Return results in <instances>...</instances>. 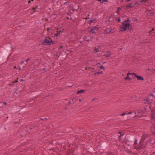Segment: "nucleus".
Listing matches in <instances>:
<instances>
[{
	"instance_id": "1",
	"label": "nucleus",
	"mask_w": 155,
	"mask_h": 155,
	"mask_svg": "<svg viewBox=\"0 0 155 155\" xmlns=\"http://www.w3.org/2000/svg\"><path fill=\"white\" fill-rule=\"evenodd\" d=\"M124 143L125 144L129 146L131 145L133 143L136 145L137 144V140L134 138V137L131 136L129 134H127L125 137Z\"/></svg>"
},
{
	"instance_id": "2",
	"label": "nucleus",
	"mask_w": 155,
	"mask_h": 155,
	"mask_svg": "<svg viewBox=\"0 0 155 155\" xmlns=\"http://www.w3.org/2000/svg\"><path fill=\"white\" fill-rule=\"evenodd\" d=\"M130 28L131 25L128 20H125L120 27V31H125L130 29Z\"/></svg>"
},
{
	"instance_id": "3",
	"label": "nucleus",
	"mask_w": 155,
	"mask_h": 155,
	"mask_svg": "<svg viewBox=\"0 0 155 155\" xmlns=\"http://www.w3.org/2000/svg\"><path fill=\"white\" fill-rule=\"evenodd\" d=\"M147 0H137L134 3H133L129 5V7H134L139 6L141 5L143 1L146 2Z\"/></svg>"
},
{
	"instance_id": "4",
	"label": "nucleus",
	"mask_w": 155,
	"mask_h": 155,
	"mask_svg": "<svg viewBox=\"0 0 155 155\" xmlns=\"http://www.w3.org/2000/svg\"><path fill=\"white\" fill-rule=\"evenodd\" d=\"M54 41L51 38L47 37L44 40V44L45 45H50Z\"/></svg>"
},
{
	"instance_id": "5",
	"label": "nucleus",
	"mask_w": 155,
	"mask_h": 155,
	"mask_svg": "<svg viewBox=\"0 0 155 155\" xmlns=\"http://www.w3.org/2000/svg\"><path fill=\"white\" fill-rule=\"evenodd\" d=\"M152 102V100L149 99V98H146L143 101V104H151Z\"/></svg>"
},
{
	"instance_id": "6",
	"label": "nucleus",
	"mask_w": 155,
	"mask_h": 155,
	"mask_svg": "<svg viewBox=\"0 0 155 155\" xmlns=\"http://www.w3.org/2000/svg\"><path fill=\"white\" fill-rule=\"evenodd\" d=\"M114 29V28H107L106 30V33H108L110 32H112L113 30Z\"/></svg>"
},
{
	"instance_id": "7",
	"label": "nucleus",
	"mask_w": 155,
	"mask_h": 155,
	"mask_svg": "<svg viewBox=\"0 0 155 155\" xmlns=\"http://www.w3.org/2000/svg\"><path fill=\"white\" fill-rule=\"evenodd\" d=\"M78 100V99L76 98L72 99L71 101H69L68 102V104H73L75 102H76Z\"/></svg>"
},
{
	"instance_id": "8",
	"label": "nucleus",
	"mask_w": 155,
	"mask_h": 155,
	"mask_svg": "<svg viewBox=\"0 0 155 155\" xmlns=\"http://www.w3.org/2000/svg\"><path fill=\"white\" fill-rule=\"evenodd\" d=\"M152 113V118L155 121V109L151 111Z\"/></svg>"
},
{
	"instance_id": "9",
	"label": "nucleus",
	"mask_w": 155,
	"mask_h": 155,
	"mask_svg": "<svg viewBox=\"0 0 155 155\" xmlns=\"http://www.w3.org/2000/svg\"><path fill=\"white\" fill-rule=\"evenodd\" d=\"M98 30L97 27L96 26L94 27L93 28L91 29V31L92 33H96V31Z\"/></svg>"
},
{
	"instance_id": "10",
	"label": "nucleus",
	"mask_w": 155,
	"mask_h": 155,
	"mask_svg": "<svg viewBox=\"0 0 155 155\" xmlns=\"http://www.w3.org/2000/svg\"><path fill=\"white\" fill-rule=\"evenodd\" d=\"M143 143L140 142L139 145H138V148L140 149H143L144 147H145L146 146H145V145L143 146Z\"/></svg>"
},
{
	"instance_id": "11",
	"label": "nucleus",
	"mask_w": 155,
	"mask_h": 155,
	"mask_svg": "<svg viewBox=\"0 0 155 155\" xmlns=\"http://www.w3.org/2000/svg\"><path fill=\"white\" fill-rule=\"evenodd\" d=\"M104 52L105 54H104V55L106 57H108L111 54V52L109 51H106Z\"/></svg>"
},
{
	"instance_id": "12",
	"label": "nucleus",
	"mask_w": 155,
	"mask_h": 155,
	"mask_svg": "<svg viewBox=\"0 0 155 155\" xmlns=\"http://www.w3.org/2000/svg\"><path fill=\"white\" fill-rule=\"evenodd\" d=\"M128 114H132V115H131V116H130V117H135L136 116V113L135 112H129L128 113Z\"/></svg>"
},
{
	"instance_id": "13",
	"label": "nucleus",
	"mask_w": 155,
	"mask_h": 155,
	"mask_svg": "<svg viewBox=\"0 0 155 155\" xmlns=\"http://www.w3.org/2000/svg\"><path fill=\"white\" fill-rule=\"evenodd\" d=\"M116 20V18H114L113 16H111L109 18L108 21L110 22H111L113 20Z\"/></svg>"
},
{
	"instance_id": "14",
	"label": "nucleus",
	"mask_w": 155,
	"mask_h": 155,
	"mask_svg": "<svg viewBox=\"0 0 155 155\" xmlns=\"http://www.w3.org/2000/svg\"><path fill=\"white\" fill-rule=\"evenodd\" d=\"M136 77L137 78L138 80H143V78L141 76L137 75Z\"/></svg>"
},
{
	"instance_id": "15",
	"label": "nucleus",
	"mask_w": 155,
	"mask_h": 155,
	"mask_svg": "<svg viewBox=\"0 0 155 155\" xmlns=\"http://www.w3.org/2000/svg\"><path fill=\"white\" fill-rule=\"evenodd\" d=\"M84 90H81L80 91H78L77 92V93L78 94H82L84 93Z\"/></svg>"
},
{
	"instance_id": "16",
	"label": "nucleus",
	"mask_w": 155,
	"mask_h": 155,
	"mask_svg": "<svg viewBox=\"0 0 155 155\" xmlns=\"http://www.w3.org/2000/svg\"><path fill=\"white\" fill-rule=\"evenodd\" d=\"M147 107H144V110H140V112H139V113H142V112H146L147 111Z\"/></svg>"
},
{
	"instance_id": "17",
	"label": "nucleus",
	"mask_w": 155,
	"mask_h": 155,
	"mask_svg": "<svg viewBox=\"0 0 155 155\" xmlns=\"http://www.w3.org/2000/svg\"><path fill=\"white\" fill-rule=\"evenodd\" d=\"M56 32H57V33H56L55 34V36H58L60 34V31H57Z\"/></svg>"
},
{
	"instance_id": "18",
	"label": "nucleus",
	"mask_w": 155,
	"mask_h": 155,
	"mask_svg": "<svg viewBox=\"0 0 155 155\" xmlns=\"http://www.w3.org/2000/svg\"><path fill=\"white\" fill-rule=\"evenodd\" d=\"M107 146V144L106 143H103L102 144V146L103 149H104Z\"/></svg>"
},
{
	"instance_id": "19",
	"label": "nucleus",
	"mask_w": 155,
	"mask_h": 155,
	"mask_svg": "<svg viewBox=\"0 0 155 155\" xmlns=\"http://www.w3.org/2000/svg\"><path fill=\"white\" fill-rule=\"evenodd\" d=\"M118 133L119 134H120V135L119 136V138L120 139V140H121L120 138L123 135H124V134H121L122 133L120 132H118Z\"/></svg>"
},
{
	"instance_id": "20",
	"label": "nucleus",
	"mask_w": 155,
	"mask_h": 155,
	"mask_svg": "<svg viewBox=\"0 0 155 155\" xmlns=\"http://www.w3.org/2000/svg\"><path fill=\"white\" fill-rule=\"evenodd\" d=\"M99 51V49H98L97 48H96L93 51V52L95 53Z\"/></svg>"
},
{
	"instance_id": "21",
	"label": "nucleus",
	"mask_w": 155,
	"mask_h": 155,
	"mask_svg": "<svg viewBox=\"0 0 155 155\" xmlns=\"http://www.w3.org/2000/svg\"><path fill=\"white\" fill-rule=\"evenodd\" d=\"M125 80H127V79L130 80H131V78L129 77V76L128 75H127V77L125 78Z\"/></svg>"
},
{
	"instance_id": "22",
	"label": "nucleus",
	"mask_w": 155,
	"mask_h": 155,
	"mask_svg": "<svg viewBox=\"0 0 155 155\" xmlns=\"http://www.w3.org/2000/svg\"><path fill=\"white\" fill-rule=\"evenodd\" d=\"M146 136L145 135H144L143 136H142V139H143V140H144L145 138H146Z\"/></svg>"
},
{
	"instance_id": "23",
	"label": "nucleus",
	"mask_w": 155,
	"mask_h": 155,
	"mask_svg": "<svg viewBox=\"0 0 155 155\" xmlns=\"http://www.w3.org/2000/svg\"><path fill=\"white\" fill-rule=\"evenodd\" d=\"M153 31H154V29H152L150 30L149 31V33L150 34H152V32Z\"/></svg>"
},
{
	"instance_id": "24",
	"label": "nucleus",
	"mask_w": 155,
	"mask_h": 155,
	"mask_svg": "<svg viewBox=\"0 0 155 155\" xmlns=\"http://www.w3.org/2000/svg\"><path fill=\"white\" fill-rule=\"evenodd\" d=\"M144 142V140H143V139H141L140 140V142L143 143Z\"/></svg>"
},
{
	"instance_id": "25",
	"label": "nucleus",
	"mask_w": 155,
	"mask_h": 155,
	"mask_svg": "<svg viewBox=\"0 0 155 155\" xmlns=\"http://www.w3.org/2000/svg\"><path fill=\"white\" fill-rule=\"evenodd\" d=\"M128 114V113H123L122 114H121V116H124L125 115H126V114Z\"/></svg>"
},
{
	"instance_id": "26",
	"label": "nucleus",
	"mask_w": 155,
	"mask_h": 155,
	"mask_svg": "<svg viewBox=\"0 0 155 155\" xmlns=\"http://www.w3.org/2000/svg\"><path fill=\"white\" fill-rule=\"evenodd\" d=\"M41 120H48V119L47 118H44V119H43V118H41Z\"/></svg>"
},
{
	"instance_id": "27",
	"label": "nucleus",
	"mask_w": 155,
	"mask_h": 155,
	"mask_svg": "<svg viewBox=\"0 0 155 155\" xmlns=\"http://www.w3.org/2000/svg\"><path fill=\"white\" fill-rule=\"evenodd\" d=\"M108 1V0H102V2H107Z\"/></svg>"
},
{
	"instance_id": "28",
	"label": "nucleus",
	"mask_w": 155,
	"mask_h": 155,
	"mask_svg": "<svg viewBox=\"0 0 155 155\" xmlns=\"http://www.w3.org/2000/svg\"><path fill=\"white\" fill-rule=\"evenodd\" d=\"M102 71L98 72L97 73H95V74H100L102 73Z\"/></svg>"
},
{
	"instance_id": "29",
	"label": "nucleus",
	"mask_w": 155,
	"mask_h": 155,
	"mask_svg": "<svg viewBox=\"0 0 155 155\" xmlns=\"http://www.w3.org/2000/svg\"><path fill=\"white\" fill-rule=\"evenodd\" d=\"M150 95V96L152 97H154L155 96L153 93H151Z\"/></svg>"
},
{
	"instance_id": "30",
	"label": "nucleus",
	"mask_w": 155,
	"mask_h": 155,
	"mask_svg": "<svg viewBox=\"0 0 155 155\" xmlns=\"http://www.w3.org/2000/svg\"><path fill=\"white\" fill-rule=\"evenodd\" d=\"M37 7H34V8H33V10H34V12H35V10L37 9Z\"/></svg>"
},
{
	"instance_id": "31",
	"label": "nucleus",
	"mask_w": 155,
	"mask_h": 155,
	"mask_svg": "<svg viewBox=\"0 0 155 155\" xmlns=\"http://www.w3.org/2000/svg\"><path fill=\"white\" fill-rule=\"evenodd\" d=\"M100 67L101 69H104V67L103 66H101Z\"/></svg>"
},
{
	"instance_id": "32",
	"label": "nucleus",
	"mask_w": 155,
	"mask_h": 155,
	"mask_svg": "<svg viewBox=\"0 0 155 155\" xmlns=\"http://www.w3.org/2000/svg\"><path fill=\"white\" fill-rule=\"evenodd\" d=\"M25 110V109L24 108H22L21 109V111H24V110Z\"/></svg>"
},
{
	"instance_id": "33",
	"label": "nucleus",
	"mask_w": 155,
	"mask_h": 155,
	"mask_svg": "<svg viewBox=\"0 0 155 155\" xmlns=\"http://www.w3.org/2000/svg\"><path fill=\"white\" fill-rule=\"evenodd\" d=\"M132 74V73H127V75H128L129 76V75L130 74Z\"/></svg>"
},
{
	"instance_id": "34",
	"label": "nucleus",
	"mask_w": 155,
	"mask_h": 155,
	"mask_svg": "<svg viewBox=\"0 0 155 155\" xmlns=\"http://www.w3.org/2000/svg\"><path fill=\"white\" fill-rule=\"evenodd\" d=\"M121 21V20L120 18H118V22H119Z\"/></svg>"
},
{
	"instance_id": "35",
	"label": "nucleus",
	"mask_w": 155,
	"mask_h": 155,
	"mask_svg": "<svg viewBox=\"0 0 155 155\" xmlns=\"http://www.w3.org/2000/svg\"><path fill=\"white\" fill-rule=\"evenodd\" d=\"M132 74H133V75L135 76L136 77V76L137 75H136L135 74V73H132Z\"/></svg>"
},
{
	"instance_id": "36",
	"label": "nucleus",
	"mask_w": 155,
	"mask_h": 155,
	"mask_svg": "<svg viewBox=\"0 0 155 155\" xmlns=\"http://www.w3.org/2000/svg\"><path fill=\"white\" fill-rule=\"evenodd\" d=\"M120 10H121V8H120V7H119L118 8V11H120Z\"/></svg>"
},
{
	"instance_id": "37",
	"label": "nucleus",
	"mask_w": 155,
	"mask_h": 155,
	"mask_svg": "<svg viewBox=\"0 0 155 155\" xmlns=\"http://www.w3.org/2000/svg\"><path fill=\"white\" fill-rule=\"evenodd\" d=\"M97 98H95V99H92L91 101H94L95 100H97Z\"/></svg>"
},
{
	"instance_id": "38",
	"label": "nucleus",
	"mask_w": 155,
	"mask_h": 155,
	"mask_svg": "<svg viewBox=\"0 0 155 155\" xmlns=\"http://www.w3.org/2000/svg\"><path fill=\"white\" fill-rule=\"evenodd\" d=\"M29 60V58L27 60H26V62H28V61Z\"/></svg>"
},
{
	"instance_id": "39",
	"label": "nucleus",
	"mask_w": 155,
	"mask_h": 155,
	"mask_svg": "<svg viewBox=\"0 0 155 155\" xmlns=\"http://www.w3.org/2000/svg\"><path fill=\"white\" fill-rule=\"evenodd\" d=\"M3 104H4V105H6V104H7V103H6V102H4L3 103Z\"/></svg>"
},
{
	"instance_id": "40",
	"label": "nucleus",
	"mask_w": 155,
	"mask_h": 155,
	"mask_svg": "<svg viewBox=\"0 0 155 155\" xmlns=\"http://www.w3.org/2000/svg\"><path fill=\"white\" fill-rule=\"evenodd\" d=\"M43 71H44V72H45V71H46L45 69H43Z\"/></svg>"
},
{
	"instance_id": "41",
	"label": "nucleus",
	"mask_w": 155,
	"mask_h": 155,
	"mask_svg": "<svg viewBox=\"0 0 155 155\" xmlns=\"http://www.w3.org/2000/svg\"><path fill=\"white\" fill-rule=\"evenodd\" d=\"M24 62L23 61H22V62H21V64H22L24 63Z\"/></svg>"
},
{
	"instance_id": "42",
	"label": "nucleus",
	"mask_w": 155,
	"mask_h": 155,
	"mask_svg": "<svg viewBox=\"0 0 155 155\" xmlns=\"http://www.w3.org/2000/svg\"><path fill=\"white\" fill-rule=\"evenodd\" d=\"M100 2H102V0H98Z\"/></svg>"
},
{
	"instance_id": "43",
	"label": "nucleus",
	"mask_w": 155,
	"mask_h": 155,
	"mask_svg": "<svg viewBox=\"0 0 155 155\" xmlns=\"http://www.w3.org/2000/svg\"><path fill=\"white\" fill-rule=\"evenodd\" d=\"M31 1H28V3H31Z\"/></svg>"
},
{
	"instance_id": "44",
	"label": "nucleus",
	"mask_w": 155,
	"mask_h": 155,
	"mask_svg": "<svg viewBox=\"0 0 155 155\" xmlns=\"http://www.w3.org/2000/svg\"><path fill=\"white\" fill-rule=\"evenodd\" d=\"M125 1H130V0H125Z\"/></svg>"
},
{
	"instance_id": "45",
	"label": "nucleus",
	"mask_w": 155,
	"mask_h": 155,
	"mask_svg": "<svg viewBox=\"0 0 155 155\" xmlns=\"http://www.w3.org/2000/svg\"><path fill=\"white\" fill-rule=\"evenodd\" d=\"M79 101L81 102V99H80L79 100Z\"/></svg>"
},
{
	"instance_id": "46",
	"label": "nucleus",
	"mask_w": 155,
	"mask_h": 155,
	"mask_svg": "<svg viewBox=\"0 0 155 155\" xmlns=\"http://www.w3.org/2000/svg\"><path fill=\"white\" fill-rule=\"evenodd\" d=\"M92 20H91L90 21V22L91 23V22H92Z\"/></svg>"
},
{
	"instance_id": "47",
	"label": "nucleus",
	"mask_w": 155,
	"mask_h": 155,
	"mask_svg": "<svg viewBox=\"0 0 155 155\" xmlns=\"http://www.w3.org/2000/svg\"><path fill=\"white\" fill-rule=\"evenodd\" d=\"M154 92L155 93V88L154 89Z\"/></svg>"
},
{
	"instance_id": "48",
	"label": "nucleus",
	"mask_w": 155,
	"mask_h": 155,
	"mask_svg": "<svg viewBox=\"0 0 155 155\" xmlns=\"http://www.w3.org/2000/svg\"><path fill=\"white\" fill-rule=\"evenodd\" d=\"M14 68H16V66H15L14 67Z\"/></svg>"
},
{
	"instance_id": "49",
	"label": "nucleus",
	"mask_w": 155,
	"mask_h": 155,
	"mask_svg": "<svg viewBox=\"0 0 155 155\" xmlns=\"http://www.w3.org/2000/svg\"><path fill=\"white\" fill-rule=\"evenodd\" d=\"M18 82L17 80H16V81H15V82Z\"/></svg>"
},
{
	"instance_id": "50",
	"label": "nucleus",
	"mask_w": 155,
	"mask_h": 155,
	"mask_svg": "<svg viewBox=\"0 0 155 155\" xmlns=\"http://www.w3.org/2000/svg\"><path fill=\"white\" fill-rule=\"evenodd\" d=\"M67 109V108L66 107V108H65V110H66Z\"/></svg>"
},
{
	"instance_id": "51",
	"label": "nucleus",
	"mask_w": 155,
	"mask_h": 155,
	"mask_svg": "<svg viewBox=\"0 0 155 155\" xmlns=\"http://www.w3.org/2000/svg\"><path fill=\"white\" fill-rule=\"evenodd\" d=\"M150 107H150V106H149V108H150Z\"/></svg>"
},
{
	"instance_id": "52",
	"label": "nucleus",
	"mask_w": 155,
	"mask_h": 155,
	"mask_svg": "<svg viewBox=\"0 0 155 155\" xmlns=\"http://www.w3.org/2000/svg\"><path fill=\"white\" fill-rule=\"evenodd\" d=\"M49 30V28H48V30Z\"/></svg>"
},
{
	"instance_id": "53",
	"label": "nucleus",
	"mask_w": 155,
	"mask_h": 155,
	"mask_svg": "<svg viewBox=\"0 0 155 155\" xmlns=\"http://www.w3.org/2000/svg\"><path fill=\"white\" fill-rule=\"evenodd\" d=\"M8 116L7 117V118L8 119Z\"/></svg>"
},
{
	"instance_id": "54",
	"label": "nucleus",
	"mask_w": 155,
	"mask_h": 155,
	"mask_svg": "<svg viewBox=\"0 0 155 155\" xmlns=\"http://www.w3.org/2000/svg\"><path fill=\"white\" fill-rule=\"evenodd\" d=\"M100 47V46H98V47Z\"/></svg>"
},
{
	"instance_id": "55",
	"label": "nucleus",
	"mask_w": 155,
	"mask_h": 155,
	"mask_svg": "<svg viewBox=\"0 0 155 155\" xmlns=\"http://www.w3.org/2000/svg\"><path fill=\"white\" fill-rule=\"evenodd\" d=\"M105 63V62H104V63H103V64H104V63Z\"/></svg>"
},
{
	"instance_id": "56",
	"label": "nucleus",
	"mask_w": 155,
	"mask_h": 155,
	"mask_svg": "<svg viewBox=\"0 0 155 155\" xmlns=\"http://www.w3.org/2000/svg\"><path fill=\"white\" fill-rule=\"evenodd\" d=\"M100 64V63H99V64Z\"/></svg>"
},
{
	"instance_id": "57",
	"label": "nucleus",
	"mask_w": 155,
	"mask_h": 155,
	"mask_svg": "<svg viewBox=\"0 0 155 155\" xmlns=\"http://www.w3.org/2000/svg\"><path fill=\"white\" fill-rule=\"evenodd\" d=\"M32 1H33V0H31Z\"/></svg>"
},
{
	"instance_id": "58",
	"label": "nucleus",
	"mask_w": 155,
	"mask_h": 155,
	"mask_svg": "<svg viewBox=\"0 0 155 155\" xmlns=\"http://www.w3.org/2000/svg\"><path fill=\"white\" fill-rule=\"evenodd\" d=\"M154 70L155 71V69H154Z\"/></svg>"
}]
</instances>
